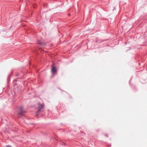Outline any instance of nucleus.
Returning a JSON list of instances; mask_svg holds the SVG:
<instances>
[{
  "label": "nucleus",
  "instance_id": "f257e3e1",
  "mask_svg": "<svg viewBox=\"0 0 147 147\" xmlns=\"http://www.w3.org/2000/svg\"><path fill=\"white\" fill-rule=\"evenodd\" d=\"M26 112V111L23 109V107L20 106L19 107L17 112L18 117H21L24 116V114Z\"/></svg>",
  "mask_w": 147,
  "mask_h": 147
},
{
  "label": "nucleus",
  "instance_id": "f03ea898",
  "mask_svg": "<svg viewBox=\"0 0 147 147\" xmlns=\"http://www.w3.org/2000/svg\"><path fill=\"white\" fill-rule=\"evenodd\" d=\"M44 106V105L42 104L40 105H39L38 107V110L36 112V114H38L41 111V110L43 109Z\"/></svg>",
  "mask_w": 147,
  "mask_h": 147
},
{
  "label": "nucleus",
  "instance_id": "7ed1b4c3",
  "mask_svg": "<svg viewBox=\"0 0 147 147\" xmlns=\"http://www.w3.org/2000/svg\"><path fill=\"white\" fill-rule=\"evenodd\" d=\"M37 43L41 47H44L46 46V43L40 40H38Z\"/></svg>",
  "mask_w": 147,
  "mask_h": 147
},
{
  "label": "nucleus",
  "instance_id": "20e7f679",
  "mask_svg": "<svg viewBox=\"0 0 147 147\" xmlns=\"http://www.w3.org/2000/svg\"><path fill=\"white\" fill-rule=\"evenodd\" d=\"M51 71L53 74H54L57 72V69L54 66H53L51 68Z\"/></svg>",
  "mask_w": 147,
  "mask_h": 147
},
{
  "label": "nucleus",
  "instance_id": "39448f33",
  "mask_svg": "<svg viewBox=\"0 0 147 147\" xmlns=\"http://www.w3.org/2000/svg\"><path fill=\"white\" fill-rule=\"evenodd\" d=\"M102 40L100 39H99L98 38H96V42L97 43H100L101 42L106 41L107 40Z\"/></svg>",
  "mask_w": 147,
  "mask_h": 147
},
{
  "label": "nucleus",
  "instance_id": "423d86ee",
  "mask_svg": "<svg viewBox=\"0 0 147 147\" xmlns=\"http://www.w3.org/2000/svg\"><path fill=\"white\" fill-rule=\"evenodd\" d=\"M11 75L10 74L9 75L8 77H7V82H9V81L10 80V76H11Z\"/></svg>",
  "mask_w": 147,
  "mask_h": 147
},
{
  "label": "nucleus",
  "instance_id": "0eeeda50",
  "mask_svg": "<svg viewBox=\"0 0 147 147\" xmlns=\"http://www.w3.org/2000/svg\"><path fill=\"white\" fill-rule=\"evenodd\" d=\"M105 136L106 137H107V138L108 137V136L107 134H105Z\"/></svg>",
  "mask_w": 147,
  "mask_h": 147
}]
</instances>
